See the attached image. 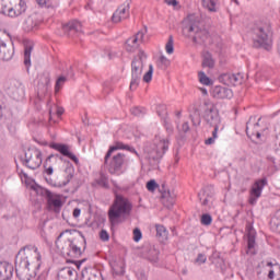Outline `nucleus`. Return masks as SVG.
Here are the masks:
<instances>
[{
	"instance_id": "4468645a",
	"label": "nucleus",
	"mask_w": 280,
	"mask_h": 280,
	"mask_svg": "<svg viewBox=\"0 0 280 280\" xmlns=\"http://www.w3.org/2000/svg\"><path fill=\"white\" fill-rule=\"evenodd\" d=\"M32 265L30 264V260L24 258L21 250L15 256V272L16 277H23V275H27L30 272V267Z\"/></svg>"
},
{
	"instance_id": "aec40b11",
	"label": "nucleus",
	"mask_w": 280,
	"mask_h": 280,
	"mask_svg": "<svg viewBox=\"0 0 280 280\" xmlns=\"http://www.w3.org/2000/svg\"><path fill=\"white\" fill-rule=\"evenodd\" d=\"M50 148L52 150H56L57 152L61 153L62 156H67V159H70V161H73V163H75V165H78V163H80V160L78 159V156H75V154H73V153H71V151H69V145L54 142L50 144Z\"/></svg>"
},
{
	"instance_id": "79ce46f5",
	"label": "nucleus",
	"mask_w": 280,
	"mask_h": 280,
	"mask_svg": "<svg viewBox=\"0 0 280 280\" xmlns=\"http://www.w3.org/2000/svg\"><path fill=\"white\" fill-rule=\"evenodd\" d=\"M49 163H51V158H47L44 162V170L47 176H51V174H54V164Z\"/></svg>"
},
{
	"instance_id": "7c9ffc66",
	"label": "nucleus",
	"mask_w": 280,
	"mask_h": 280,
	"mask_svg": "<svg viewBox=\"0 0 280 280\" xmlns=\"http://www.w3.org/2000/svg\"><path fill=\"white\" fill-rule=\"evenodd\" d=\"M201 65L203 68L213 69V67H215V60H213V55H211V52L209 51H206L203 54V59Z\"/></svg>"
},
{
	"instance_id": "f03ea898",
	"label": "nucleus",
	"mask_w": 280,
	"mask_h": 280,
	"mask_svg": "<svg viewBox=\"0 0 280 280\" xmlns=\"http://www.w3.org/2000/svg\"><path fill=\"white\" fill-rule=\"evenodd\" d=\"M132 213V202L127 197L116 194L112 206L108 209L107 215L112 231L115 226L121 224Z\"/></svg>"
},
{
	"instance_id": "052dcab7",
	"label": "nucleus",
	"mask_w": 280,
	"mask_h": 280,
	"mask_svg": "<svg viewBox=\"0 0 280 280\" xmlns=\"http://www.w3.org/2000/svg\"><path fill=\"white\" fill-rule=\"evenodd\" d=\"M112 91H113V86H110V83L105 82V83L103 84V93H104L105 95H108V93H112Z\"/></svg>"
},
{
	"instance_id": "4be33fe9",
	"label": "nucleus",
	"mask_w": 280,
	"mask_h": 280,
	"mask_svg": "<svg viewBox=\"0 0 280 280\" xmlns=\"http://www.w3.org/2000/svg\"><path fill=\"white\" fill-rule=\"evenodd\" d=\"M14 57V44L8 46L3 39H0V60H12Z\"/></svg>"
},
{
	"instance_id": "13d9d810",
	"label": "nucleus",
	"mask_w": 280,
	"mask_h": 280,
	"mask_svg": "<svg viewBox=\"0 0 280 280\" xmlns=\"http://www.w3.org/2000/svg\"><path fill=\"white\" fill-rule=\"evenodd\" d=\"M205 198V199H202ZM198 199H199V202H201L202 207H207V205H209V197H205V192L202 194H198Z\"/></svg>"
},
{
	"instance_id": "58836bf2",
	"label": "nucleus",
	"mask_w": 280,
	"mask_h": 280,
	"mask_svg": "<svg viewBox=\"0 0 280 280\" xmlns=\"http://www.w3.org/2000/svg\"><path fill=\"white\" fill-rule=\"evenodd\" d=\"M198 78H199L200 84H203L205 86H211V84H213L211 79L207 77V74L202 71L198 73Z\"/></svg>"
},
{
	"instance_id": "de8ad7c7",
	"label": "nucleus",
	"mask_w": 280,
	"mask_h": 280,
	"mask_svg": "<svg viewBox=\"0 0 280 280\" xmlns=\"http://www.w3.org/2000/svg\"><path fill=\"white\" fill-rule=\"evenodd\" d=\"M67 82V77H59L55 84V93H58Z\"/></svg>"
},
{
	"instance_id": "473e14b6",
	"label": "nucleus",
	"mask_w": 280,
	"mask_h": 280,
	"mask_svg": "<svg viewBox=\"0 0 280 280\" xmlns=\"http://www.w3.org/2000/svg\"><path fill=\"white\" fill-rule=\"evenodd\" d=\"M270 229L276 233H280V209L275 213L270 220Z\"/></svg>"
},
{
	"instance_id": "6ab92c4d",
	"label": "nucleus",
	"mask_w": 280,
	"mask_h": 280,
	"mask_svg": "<svg viewBox=\"0 0 280 280\" xmlns=\"http://www.w3.org/2000/svg\"><path fill=\"white\" fill-rule=\"evenodd\" d=\"M159 117H161L163 121V126L168 135H174V126H172V120H170V117H167V107L165 105H160L156 110Z\"/></svg>"
},
{
	"instance_id": "680f3d73",
	"label": "nucleus",
	"mask_w": 280,
	"mask_h": 280,
	"mask_svg": "<svg viewBox=\"0 0 280 280\" xmlns=\"http://www.w3.org/2000/svg\"><path fill=\"white\" fill-rule=\"evenodd\" d=\"M50 159V163L54 161V163H58V161H62V155L60 154H50L48 156Z\"/></svg>"
},
{
	"instance_id": "39448f33",
	"label": "nucleus",
	"mask_w": 280,
	"mask_h": 280,
	"mask_svg": "<svg viewBox=\"0 0 280 280\" xmlns=\"http://www.w3.org/2000/svg\"><path fill=\"white\" fill-rule=\"evenodd\" d=\"M148 60V55L145 51L139 50L138 55L131 61V82L130 91H137L139 82H141V75L143 73V62Z\"/></svg>"
},
{
	"instance_id": "9d476101",
	"label": "nucleus",
	"mask_w": 280,
	"mask_h": 280,
	"mask_svg": "<svg viewBox=\"0 0 280 280\" xmlns=\"http://www.w3.org/2000/svg\"><path fill=\"white\" fill-rule=\"evenodd\" d=\"M4 91L9 97H12V100H16L18 102L23 97V95H25L23 83L16 79L8 80L4 83Z\"/></svg>"
},
{
	"instance_id": "2eb2a0df",
	"label": "nucleus",
	"mask_w": 280,
	"mask_h": 280,
	"mask_svg": "<svg viewBox=\"0 0 280 280\" xmlns=\"http://www.w3.org/2000/svg\"><path fill=\"white\" fill-rule=\"evenodd\" d=\"M255 119L256 118L252 116L246 122V135L249 139H253V137H255L256 139H261V135L264 132V129L259 128V121H261V118H258V121L253 124Z\"/></svg>"
},
{
	"instance_id": "412c9836",
	"label": "nucleus",
	"mask_w": 280,
	"mask_h": 280,
	"mask_svg": "<svg viewBox=\"0 0 280 280\" xmlns=\"http://www.w3.org/2000/svg\"><path fill=\"white\" fill-rule=\"evenodd\" d=\"M139 40H143V32H138L136 35L129 37L125 43L126 51L130 54L137 51L139 48Z\"/></svg>"
},
{
	"instance_id": "c85d7f7f",
	"label": "nucleus",
	"mask_w": 280,
	"mask_h": 280,
	"mask_svg": "<svg viewBox=\"0 0 280 280\" xmlns=\"http://www.w3.org/2000/svg\"><path fill=\"white\" fill-rule=\"evenodd\" d=\"M58 277L61 279L73 280L78 277V271L71 267H63L61 270H59Z\"/></svg>"
},
{
	"instance_id": "f257e3e1",
	"label": "nucleus",
	"mask_w": 280,
	"mask_h": 280,
	"mask_svg": "<svg viewBox=\"0 0 280 280\" xmlns=\"http://www.w3.org/2000/svg\"><path fill=\"white\" fill-rule=\"evenodd\" d=\"M74 232L77 236L66 241H61L62 235H65V232H61L55 242L61 255L63 257H70V259H79V257L86 252V236H84L82 231L74 230Z\"/></svg>"
},
{
	"instance_id": "f8f14e48",
	"label": "nucleus",
	"mask_w": 280,
	"mask_h": 280,
	"mask_svg": "<svg viewBox=\"0 0 280 280\" xmlns=\"http://www.w3.org/2000/svg\"><path fill=\"white\" fill-rule=\"evenodd\" d=\"M203 119L210 128H214V130H220V124L222 120L220 119V112L215 105H209L205 109Z\"/></svg>"
},
{
	"instance_id": "6e6d98bb",
	"label": "nucleus",
	"mask_w": 280,
	"mask_h": 280,
	"mask_svg": "<svg viewBox=\"0 0 280 280\" xmlns=\"http://www.w3.org/2000/svg\"><path fill=\"white\" fill-rule=\"evenodd\" d=\"M36 3L40 8H51V0H36Z\"/></svg>"
},
{
	"instance_id": "ddd939ff",
	"label": "nucleus",
	"mask_w": 280,
	"mask_h": 280,
	"mask_svg": "<svg viewBox=\"0 0 280 280\" xmlns=\"http://www.w3.org/2000/svg\"><path fill=\"white\" fill-rule=\"evenodd\" d=\"M27 10V3L24 0H20L19 4L14 8H8V5L3 4V0L0 1V12L1 14H8L12 19L16 16H21Z\"/></svg>"
},
{
	"instance_id": "a211bd4d",
	"label": "nucleus",
	"mask_w": 280,
	"mask_h": 280,
	"mask_svg": "<svg viewBox=\"0 0 280 280\" xmlns=\"http://www.w3.org/2000/svg\"><path fill=\"white\" fill-rule=\"evenodd\" d=\"M130 16V2H125L114 12L112 16L113 23H121Z\"/></svg>"
},
{
	"instance_id": "09e8293b",
	"label": "nucleus",
	"mask_w": 280,
	"mask_h": 280,
	"mask_svg": "<svg viewBox=\"0 0 280 280\" xmlns=\"http://www.w3.org/2000/svg\"><path fill=\"white\" fill-rule=\"evenodd\" d=\"M190 119L192 121V126H200V112L196 109L194 115H190Z\"/></svg>"
},
{
	"instance_id": "bb28decb",
	"label": "nucleus",
	"mask_w": 280,
	"mask_h": 280,
	"mask_svg": "<svg viewBox=\"0 0 280 280\" xmlns=\"http://www.w3.org/2000/svg\"><path fill=\"white\" fill-rule=\"evenodd\" d=\"M143 256L148 261H151V264H156V261H159V249L154 246L147 247L143 250Z\"/></svg>"
},
{
	"instance_id": "6e6552de",
	"label": "nucleus",
	"mask_w": 280,
	"mask_h": 280,
	"mask_svg": "<svg viewBox=\"0 0 280 280\" xmlns=\"http://www.w3.org/2000/svg\"><path fill=\"white\" fill-rule=\"evenodd\" d=\"M126 163H127L126 154H124V153H117L107 159H106V154H105L104 165H105V167H107L108 172L113 175L122 174L124 166L126 165Z\"/></svg>"
},
{
	"instance_id": "cd10ccee",
	"label": "nucleus",
	"mask_w": 280,
	"mask_h": 280,
	"mask_svg": "<svg viewBox=\"0 0 280 280\" xmlns=\"http://www.w3.org/2000/svg\"><path fill=\"white\" fill-rule=\"evenodd\" d=\"M113 275L115 277H122L126 273V265L124 260H114L110 262Z\"/></svg>"
},
{
	"instance_id": "0eeeda50",
	"label": "nucleus",
	"mask_w": 280,
	"mask_h": 280,
	"mask_svg": "<svg viewBox=\"0 0 280 280\" xmlns=\"http://www.w3.org/2000/svg\"><path fill=\"white\" fill-rule=\"evenodd\" d=\"M21 163L28 170H38L43 165V152L37 148H28L24 158H21Z\"/></svg>"
},
{
	"instance_id": "37998d69",
	"label": "nucleus",
	"mask_w": 280,
	"mask_h": 280,
	"mask_svg": "<svg viewBox=\"0 0 280 280\" xmlns=\"http://www.w3.org/2000/svg\"><path fill=\"white\" fill-rule=\"evenodd\" d=\"M200 222L203 226H211V223L213 222V217H211V214L209 213H205L201 215Z\"/></svg>"
},
{
	"instance_id": "5fc2aeb1",
	"label": "nucleus",
	"mask_w": 280,
	"mask_h": 280,
	"mask_svg": "<svg viewBox=\"0 0 280 280\" xmlns=\"http://www.w3.org/2000/svg\"><path fill=\"white\" fill-rule=\"evenodd\" d=\"M100 238H101L102 242H108V240H110V235L108 234V231L101 230Z\"/></svg>"
},
{
	"instance_id": "774afa93",
	"label": "nucleus",
	"mask_w": 280,
	"mask_h": 280,
	"mask_svg": "<svg viewBox=\"0 0 280 280\" xmlns=\"http://www.w3.org/2000/svg\"><path fill=\"white\" fill-rule=\"evenodd\" d=\"M182 130L186 133L189 130V122H184L182 125Z\"/></svg>"
},
{
	"instance_id": "a19ab883",
	"label": "nucleus",
	"mask_w": 280,
	"mask_h": 280,
	"mask_svg": "<svg viewBox=\"0 0 280 280\" xmlns=\"http://www.w3.org/2000/svg\"><path fill=\"white\" fill-rule=\"evenodd\" d=\"M131 115H133L135 117H143L147 113L148 109H145L144 107H132L130 109Z\"/></svg>"
},
{
	"instance_id": "4c0bfd02",
	"label": "nucleus",
	"mask_w": 280,
	"mask_h": 280,
	"mask_svg": "<svg viewBox=\"0 0 280 280\" xmlns=\"http://www.w3.org/2000/svg\"><path fill=\"white\" fill-rule=\"evenodd\" d=\"M170 65H172L170 59H167V57L161 55L159 60H158L159 69H162L163 71H165V69H167V67H170Z\"/></svg>"
},
{
	"instance_id": "4d7b16f0",
	"label": "nucleus",
	"mask_w": 280,
	"mask_h": 280,
	"mask_svg": "<svg viewBox=\"0 0 280 280\" xmlns=\"http://www.w3.org/2000/svg\"><path fill=\"white\" fill-rule=\"evenodd\" d=\"M161 198H173V200H176V194H174V191L171 190H163Z\"/></svg>"
},
{
	"instance_id": "338daca9",
	"label": "nucleus",
	"mask_w": 280,
	"mask_h": 280,
	"mask_svg": "<svg viewBox=\"0 0 280 280\" xmlns=\"http://www.w3.org/2000/svg\"><path fill=\"white\" fill-rule=\"evenodd\" d=\"M167 5L176 7L178 5V0H164Z\"/></svg>"
},
{
	"instance_id": "c03bdc74",
	"label": "nucleus",
	"mask_w": 280,
	"mask_h": 280,
	"mask_svg": "<svg viewBox=\"0 0 280 280\" xmlns=\"http://www.w3.org/2000/svg\"><path fill=\"white\" fill-rule=\"evenodd\" d=\"M153 73H154V66L149 65V70L147 71V73L142 78L143 82H147V84L152 82Z\"/></svg>"
},
{
	"instance_id": "ea45409f",
	"label": "nucleus",
	"mask_w": 280,
	"mask_h": 280,
	"mask_svg": "<svg viewBox=\"0 0 280 280\" xmlns=\"http://www.w3.org/2000/svg\"><path fill=\"white\" fill-rule=\"evenodd\" d=\"M69 32H81L82 24L79 21H71L67 24Z\"/></svg>"
},
{
	"instance_id": "72a5a7b5",
	"label": "nucleus",
	"mask_w": 280,
	"mask_h": 280,
	"mask_svg": "<svg viewBox=\"0 0 280 280\" xmlns=\"http://www.w3.org/2000/svg\"><path fill=\"white\" fill-rule=\"evenodd\" d=\"M155 229H156V237H159L161 242H165L168 235V232L165 225L158 224L155 225Z\"/></svg>"
},
{
	"instance_id": "423d86ee",
	"label": "nucleus",
	"mask_w": 280,
	"mask_h": 280,
	"mask_svg": "<svg viewBox=\"0 0 280 280\" xmlns=\"http://www.w3.org/2000/svg\"><path fill=\"white\" fill-rule=\"evenodd\" d=\"M254 47L270 50L272 45V33L268 26H258L254 28Z\"/></svg>"
},
{
	"instance_id": "864d4df0",
	"label": "nucleus",
	"mask_w": 280,
	"mask_h": 280,
	"mask_svg": "<svg viewBox=\"0 0 280 280\" xmlns=\"http://www.w3.org/2000/svg\"><path fill=\"white\" fill-rule=\"evenodd\" d=\"M141 237H143V234L141 233V230H139V228H136L133 230V241L135 242H141Z\"/></svg>"
},
{
	"instance_id": "b1692460",
	"label": "nucleus",
	"mask_w": 280,
	"mask_h": 280,
	"mask_svg": "<svg viewBox=\"0 0 280 280\" xmlns=\"http://www.w3.org/2000/svg\"><path fill=\"white\" fill-rule=\"evenodd\" d=\"M268 185V179L266 177L257 179L249 191L250 196L254 198H261V191H264V187Z\"/></svg>"
},
{
	"instance_id": "e433bc0d",
	"label": "nucleus",
	"mask_w": 280,
	"mask_h": 280,
	"mask_svg": "<svg viewBox=\"0 0 280 280\" xmlns=\"http://www.w3.org/2000/svg\"><path fill=\"white\" fill-rule=\"evenodd\" d=\"M96 183L104 189H110V185L108 184V176L102 172L100 173V177L96 179Z\"/></svg>"
},
{
	"instance_id": "603ef678",
	"label": "nucleus",
	"mask_w": 280,
	"mask_h": 280,
	"mask_svg": "<svg viewBox=\"0 0 280 280\" xmlns=\"http://www.w3.org/2000/svg\"><path fill=\"white\" fill-rule=\"evenodd\" d=\"M158 187H159V184H158L156 180H154V179H150V180L147 183V189H148V191H155Z\"/></svg>"
},
{
	"instance_id": "c9c22d12",
	"label": "nucleus",
	"mask_w": 280,
	"mask_h": 280,
	"mask_svg": "<svg viewBox=\"0 0 280 280\" xmlns=\"http://www.w3.org/2000/svg\"><path fill=\"white\" fill-rule=\"evenodd\" d=\"M51 85V78L49 77V74H42L38 81V86L43 88L44 91H47V89H49V86Z\"/></svg>"
},
{
	"instance_id": "f3484780",
	"label": "nucleus",
	"mask_w": 280,
	"mask_h": 280,
	"mask_svg": "<svg viewBox=\"0 0 280 280\" xmlns=\"http://www.w3.org/2000/svg\"><path fill=\"white\" fill-rule=\"evenodd\" d=\"M244 77L241 73H223L219 77V81L225 86H238L242 84Z\"/></svg>"
},
{
	"instance_id": "f704fd0d",
	"label": "nucleus",
	"mask_w": 280,
	"mask_h": 280,
	"mask_svg": "<svg viewBox=\"0 0 280 280\" xmlns=\"http://www.w3.org/2000/svg\"><path fill=\"white\" fill-rule=\"evenodd\" d=\"M202 7L208 12H218V0H202Z\"/></svg>"
},
{
	"instance_id": "49530a36",
	"label": "nucleus",
	"mask_w": 280,
	"mask_h": 280,
	"mask_svg": "<svg viewBox=\"0 0 280 280\" xmlns=\"http://www.w3.org/2000/svg\"><path fill=\"white\" fill-rule=\"evenodd\" d=\"M166 54H174V36L170 35L168 40L165 45Z\"/></svg>"
},
{
	"instance_id": "5701e85b",
	"label": "nucleus",
	"mask_w": 280,
	"mask_h": 280,
	"mask_svg": "<svg viewBox=\"0 0 280 280\" xmlns=\"http://www.w3.org/2000/svg\"><path fill=\"white\" fill-rule=\"evenodd\" d=\"M212 95L217 100H231L233 97V90L222 85H217L212 90Z\"/></svg>"
},
{
	"instance_id": "1a4fd4ad",
	"label": "nucleus",
	"mask_w": 280,
	"mask_h": 280,
	"mask_svg": "<svg viewBox=\"0 0 280 280\" xmlns=\"http://www.w3.org/2000/svg\"><path fill=\"white\" fill-rule=\"evenodd\" d=\"M170 150V138H161L155 137L154 145L152 151L149 154V158L156 163H161L163 156H165V152Z\"/></svg>"
},
{
	"instance_id": "2f4dec72",
	"label": "nucleus",
	"mask_w": 280,
	"mask_h": 280,
	"mask_svg": "<svg viewBox=\"0 0 280 280\" xmlns=\"http://www.w3.org/2000/svg\"><path fill=\"white\" fill-rule=\"evenodd\" d=\"M34 50V46L32 44L25 45L24 47V65L25 67L32 66V51Z\"/></svg>"
},
{
	"instance_id": "a878e982",
	"label": "nucleus",
	"mask_w": 280,
	"mask_h": 280,
	"mask_svg": "<svg viewBox=\"0 0 280 280\" xmlns=\"http://www.w3.org/2000/svg\"><path fill=\"white\" fill-rule=\"evenodd\" d=\"M13 268L5 261H0V280L12 279Z\"/></svg>"
},
{
	"instance_id": "0e129e2a",
	"label": "nucleus",
	"mask_w": 280,
	"mask_h": 280,
	"mask_svg": "<svg viewBox=\"0 0 280 280\" xmlns=\"http://www.w3.org/2000/svg\"><path fill=\"white\" fill-rule=\"evenodd\" d=\"M82 210L80 208H75L72 212L73 218H80Z\"/></svg>"
},
{
	"instance_id": "69168bd1",
	"label": "nucleus",
	"mask_w": 280,
	"mask_h": 280,
	"mask_svg": "<svg viewBox=\"0 0 280 280\" xmlns=\"http://www.w3.org/2000/svg\"><path fill=\"white\" fill-rule=\"evenodd\" d=\"M72 178H73V173H69L66 177V182H63V185H69Z\"/></svg>"
},
{
	"instance_id": "bf43d9fd",
	"label": "nucleus",
	"mask_w": 280,
	"mask_h": 280,
	"mask_svg": "<svg viewBox=\"0 0 280 280\" xmlns=\"http://www.w3.org/2000/svg\"><path fill=\"white\" fill-rule=\"evenodd\" d=\"M16 172L21 180H28L30 176H27V173L23 172V168H20L19 166H16Z\"/></svg>"
},
{
	"instance_id": "e2e57ef3",
	"label": "nucleus",
	"mask_w": 280,
	"mask_h": 280,
	"mask_svg": "<svg viewBox=\"0 0 280 280\" xmlns=\"http://www.w3.org/2000/svg\"><path fill=\"white\" fill-rule=\"evenodd\" d=\"M267 266L270 267L268 272V279L272 280L275 279V267H272V262H268Z\"/></svg>"
},
{
	"instance_id": "c756f323",
	"label": "nucleus",
	"mask_w": 280,
	"mask_h": 280,
	"mask_svg": "<svg viewBox=\"0 0 280 280\" xmlns=\"http://www.w3.org/2000/svg\"><path fill=\"white\" fill-rule=\"evenodd\" d=\"M247 248L248 250H252V248H255V240L257 237V232L255 231L254 226L247 225Z\"/></svg>"
},
{
	"instance_id": "9b49d317",
	"label": "nucleus",
	"mask_w": 280,
	"mask_h": 280,
	"mask_svg": "<svg viewBox=\"0 0 280 280\" xmlns=\"http://www.w3.org/2000/svg\"><path fill=\"white\" fill-rule=\"evenodd\" d=\"M20 253L24 256L25 259L28 260V264L33 268L40 267V252H38V247L34 245H26L22 249H20Z\"/></svg>"
},
{
	"instance_id": "7ed1b4c3",
	"label": "nucleus",
	"mask_w": 280,
	"mask_h": 280,
	"mask_svg": "<svg viewBox=\"0 0 280 280\" xmlns=\"http://www.w3.org/2000/svg\"><path fill=\"white\" fill-rule=\"evenodd\" d=\"M183 35L186 38H192V43H207L209 39V31L200 27V21L196 16L190 15L183 21Z\"/></svg>"
},
{
	"instance_id": "dca6fc26",
	"label": "nucleus",
	"mask_w": 280,
	"mask_h": 280,
	"mask_svg": "<svg viewBox=\"0 0 280 280\" xmlns=\"http://www.w3.org/2000/svg\"><path fill=\"white\" fill-rule=\"evenodd\" d=\"M117 150H127V152H131V154H136L138 159H141V155L139 154V152H137V149H135V147L126 144L121 141H116L114 145L109 147L108 151L106 152V160L110 159L113 156V152H117Z\"/></svg>"
},
{
	"instance_id": "a18cd8bd",
	"label": "nucleus",
	"mask_w": 280,
	"mask_h": 280,
	"mask_svg": "<svg viewBox=\"0 0 280 280\" xmlns=\"http://www.w3.org/2000/svg\"><path fill=\"white\" fill-rule=\"evenodd\" d=\"M176 200H174V197H162V205L166 207V209H172L174 207Z\"/></svg>"
},
{
	"instance_id": "20e7f679",
	"label": "nucleus",
	"mask_w": 280,
	"mask_h": 280,
	"mask_svg": "<svg viewBox=\"0 0 280 280\" xmlns=\"http://www.w3.org/2000/svg\"><path fill=\"white\" fill-rule=\"evenodd\" d=\"M32 189L46 198V209L48 211H52V213H60L62 211V198L60 195H56L51 192V190L47 188H43L42 186H32Z\"/></svg>"
},
{
	"instance_id": "3c124183",
	"label": "nucleus",
	"mask_w": 280,
	"mask_h": 280,
	"mask_svg": "<svg viewBox=\"0 0 280 280\" xmlns=\"http://www.w3.org/2000/svg\"><path fill=\"white\" fill-rule=\"evenodd\" d=\"M195 264H197V266H202V264H207V255L199 253L197 255V258L195 259Z\"/></svg>"
},
{
	"instance_id": "393cba45",
	"label": "nucleus",
	"mask_w": 280,
	"mask_h": 280,
	"mask_svg": "<svg viewBox=\"0 0 280 280\" xmlns=\"http://www.w3.org/2000/svg\"><path fill=\"white\" fill-rule=\"evenodd\" d=\"M81 280H104V277L97 270L84 268L81 271Z\"/></svg>"
},
{
	"instance_id": "8fccbe9b",
	"label": "nucleus",
	"mask_w": 280,
	"mask_h": 280,
	"mask_svg": "<svg viewBox=\"0 0 280 280\" xmlns=\"http://www.w3.org/2000/svg\"><path fill=\"white\" fill-rule=\"evenodd\" d=\"M218 130L219 129H213L212 137L205 141L206 145H213V143H215V140L218 139Z\"/></svg>"
}]
</instances>
